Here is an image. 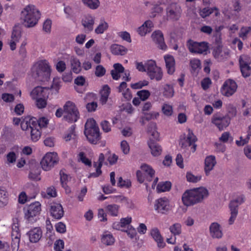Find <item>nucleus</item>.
<instances>
[{
    "label": "nucleus",
    "mask_w": 251,
    "mask_h": 251,
    "mask_svg": "<svg viewBox=\"0 0 251 251\" xmlns=\"http://www.w3.org/2000/svg\"><path fill=\"white\" fill-rule=\"evenodd\" d=\"M22 37V31L18 26H15L11 35V39L19 42Z\"/></svg>",
    "instance_id": "39"
},
{
    "label": "nucleus",
    "mask_w": 251,
    "mask_h": 251,
    "mask_svg": "<svg viewBox=\"0 0 251 251\" xmlns=\"http://www.w3.org/2000/svg\"><path fill=\"white\" fill-rule=\"evenodd\" d=\"M82 1L85 6L92 10L97 9L100 5L99 0H82Z\"/></svg>",
    "instance_id": "36"
},
{
    "label": "nucleus",
    "mask_w": 251,
    "mask_h": 251,
    "mask_svg": "<svg viewBox=\"0 0 251 251\" xmlns=\"http://www.w3.org/2000/svg\"><path fill=\"white\" fill-rule=\"evenodd\" d=\"M58 161V158L56 153L50 152L46 154L43 157L41 165L43 170L49 171L52 168Z\"/></svg>",
    "instance_id": "10"
},
{
    "label": "nucleus",
    "mask_w": 251,
    "mask_h": 251,
    "mask_svg": "<svg viewBox=\"0 0 251 251\" xmlns=\"http://www.w3.org/2000/svg\"><path fill=\"white\" fill-rule=\"evenodd\" d=\"M153 26V24L150 20L146 21L137 30L138 33L141 36H145L147 33H149L151 30V27Z\"/></svg>",
    "instance_id": "29"
},
{
    "label": "nucleus",
    "mask_w": 251,
    "mask_h": 251,
    "mask_svg": "<svg viewBox=\"0 0 251 251\" xmlns=\"http://www.w3.org/2000/svg\"><path fill=\"white\" fill-rule=\"evenodd\" d=\"M64 248V242L62 240H56L54 244V249L55 251H62Z\"/></svg>",
    "instance_id": "62"
},
{
    "label": "nucleus",
    "mask_w": 251,
    "mask_h": 251,
    "mask_svg": "<svg viewBox=\"0 0 251 251\" xmlns=\"http://www.w3.org/2000/svg\"><path fill=\"white\" fill-rule=\"evenodd\" d=\"M137 95L141 100H145L150 96V92L147 90H142L137 92Z\"/></svg>",
    "instance_id": "54"
},
{
    "label": "nucleus",
    "mask_w": 251,
    "mask_h": 251,
    "mask_svg": "<svg viewBox=\"0 0 251 251\" xmlns=\"http://www.w3.org/2000/svg\"><path fill=\"white\" fill-rule=\"evenodd\" d=\"M148 145L150 149L151 154L153 156H158L161 154L162 149L161 147L153 139H150L148 141Z\"/></svg>",
    "instance_id": "23"
},
{
    "label": "nucleus",
    "mask_w": 251,
    "mask_h": 251,
    "mask_svg": "<svg viewBox=\"0 0 251 251\" xmlns=\"http://www.w3.org/2000/svg\"><path fill=\"white\" fill-rule=\"evenodd\" d=\"M51 20H49V19L46 20L43 23V30L47 33H50L51 30Z\"/></svg>",
    "instance_id": "60"
},
{
    "label": "nucleus",
    "mask_w": 251,
    "mask_h": 251,
    "mask_svg": "<svg viewBox=\"0 0 251 251\" xmlns=\"http://www.w3.org/2000/svg\"><path fill=\"white\" fill-rule=\"evenodd\" d=\"M163 113L166 116H171L173 113L172 106L168 104L164 103L162 107Z\"/></svg>",
    "instance_id": "50"
},
{
    "label": "nucleus",
    "mask_w": 251,
    "mask_h": 251,
    "mask_svg": "<svg viewBox=\"0 0 251 251\" xmlns=\"http://www.w3.org/2000/svg\"><path fill=\"white\" fill-rule=\"evenodd\" d=\"M95 19V17L90 14H86L82 16L81 24L84 27L85 32L88 33L93 30Z\"/></svg>",
    "instance_id": "18"
},
{
    "label": "nucleus",
    "mask_w": 251,
    "mask_h": 251,
    "mask_svg": "<svg viewBox=\"0 0 251 251\" xmlns=\"http://www.w3.org/2000/svg\"><path fill=\"white\" fill-rule=\"evenodd\" d=\"M41 209L39 202L36 201L31 203L24 209L25 218L29 222H32L33 218L39 214Z\"/></svg>",
    "instance_id": "11"
},
{
    "label": "nucleus",
    "mask_w": 251,
    "mask_h": 251,
    "mask_svg": "<svg viewBox=\"0 0 251 251\" xmlns=\"http://www.w3.org/2000/svg\"><path fill=\"white\" fill-rule=\"evenodd\" d=\"M151 37L153 41L158 45V47L162 50H165L166 46L164 43L163 35L159 31H155L151 35Z\"/></svg>",
    "instance_id": "24"
},
{
    "label": "nucleus",
    "mask_w": 251,
    "mask_h": 251,
    "mask_svg": "<svg viewBox=\"0 0 251 251\" xmlns=\"http://www.w3.org/2000/svg\"><path fill=\"white\" fill-rule=\"evenodd\" d=\"M71 64L73 72L77 74L78 73V60L76 58L72 57L71 58Z\"/></svg>",
    "instance_id": "52"
},
{
    "label": "nucleus",
    "mask_w": 251,
    "mask_h": 251,
    "mask_svg": "<svg viewBox=\"0 0 251 251\" xmlns=\"http://www.w3.org/2000/svg\"><path fill=\"white\" fill-rule=\"evenodd\" d=\"M108 27V24L106 22L103 21H102L100 23V24L95 29V32L97 34H102L107 29Z\"/></svg>",
    "instance_id": "42"
},
{
    "label": "nucleus",
    "mask_w": 251,
    "mask_h": 251,
    "mask_svg": "<svg viewBox=\"0 0 251 251\" xmlns=\"http://www.w3.org/2000/svg\"><path fill=\"white\" fill-rule=\"evenodd\" d=\"M147 73L151 79L159 81L162 78L163 72L155 61L149 60L146 62Z\"/></svg>",
    "instance_id": "7"
},
{
    "label": "nucleus",
    "mask_w": 251,
    "mask_h": 251,
    "mask_svg": "<svg viewBox=\"0 0 251 251\" xmlns=\"http://www.w3.org/2000/svg\"><path fill=\"white\" fill-rule=\"evenodd\" d=\"M187 45L190 52L200 54H206L208 49L207 43L205 42L198 43L191 40L188 41Z\"/></svg>",
    "instance_id": "12"
},
{
    "label": "nucleus",
    "mask_w": 251,
    "mask_h": 251,
    "mask_svg": "<svg viewBox=\"0 0 251 251\" xmlns=\"http://www.w3.org/2000/svg\"><path fill=\"white\" fill-rule=\"evenodd\" d=\"M197 138L192 131L188 129L187 135L180 139L179 145L185 151H189L190 152H194L197 148V145L195 144Z\"/></svg>",
    "instance_id": "6"
},
{
    "label": "nucleus",
    "mask_w": 251,
    "mask_h": 251,
    "mask_svg": "<svg viewBox=\"0 0 251 251\" xmlns=\"http://www.w3.org/2000/svg\"><path fill=\"white\" fill-rule=\"evenodd\" d=\"M29 129L31 140L34 142L38 140L41 136V132L37 126L35 121L32 119L29 120Z\"/></svg>",
    "instance_id": "19"
},
{
    "label": "nucleus",
    "mask_w": 251,
    "mask_h": 251,
    "mask_svg": "<svg viewBox=\"0 0 251 251\" xmlns=\"http://www.w3.org/2000/svg\"><path fill=\"white\" fill-rule=\"evenodd\" d=\"M84 132L87 140L91 144H97L101 139L99 126L93 119H90L87 121Z\"/></svg>",
    "instance_id": "4"
},
{
    "label": "nucleus",
    "mask_w": 251,
    "mask_h": 251,
    "mask_svg": "<svg viewBox=\"0 0 251 251\" xmlns=\"http://www.w3.org/2000/svg\"><path fill=\"white\" fill-rule=\"evenodd\" d=\"M119 206L117 204H110L106 207L107 211L113 216H117L118 215Z\"/></svg>",
    "instance_id": "38"
},
{
    "label": "nucleus",
    "mask_w": 251,
    "mask_h": 251,
    "mask_svg": "<svg viewBox=\"0 0 251 251\" xmlns=\"http://www.w3.org/2000/svg\"><path fill=\"white\" fill-rule=\"evenodd\" d=\"M244 201L245 197L244 195L239 196L230 201L229 204L230 212V217L228 220V224L229 225H232L234 222L238 213V208Z\"/></svg>",
    "instance_id": "8"
},
{
    "label": "nucleus",
    "mask_w": 251,
    "mask_h": 251,
    "mask_svg": "<svg viewBox=\"0 0 251 251\" xmlns=\"http://www.w3.org/2000/svg\"><path fill=\"white\" fill-rule=\"evenodd\" d=\"M237 88L236 83L234 80L228 79L224 82L221 92L223 95L230 97L236 91Z\"/></svg>",
    "instance_id": "13"
},
{
    "label": "nucleus",
    "mask_w": 251,
    "mask_h": 251,
    "mask_svg": "<svg viewBox=\"0 0 251 251\" xmlns=\"http://www.w3.org/2000/svg\"><path fill=\"white\" fill-rule=\"evenodd\" d=\"M120 187L129 188L131 186V181L128 179L123 180L122 177H120L117 183Z\"/></svg>",
    "instance_id": "48"
},
{
    "label": "nucleus",
    "mask_w": 251,
    "mask_h": 251,
    "mask_svg": "<svg viewBox=\"0 0 251 251\" xmlns=\"http://www.w3.org/2000/svg\"><path fill=\"white\" fill-rule=\"evenodd\" d=\"M32 76L37 81L47 80L50 74V68L46 61H41L35 64L32 68Z\"/></svg>",
    "instance_id": "5"
},
{
    "label": "nucleus",
    "mask_w": 251,
    "mask_h": 251,
    "mask_svg": "<svg viewBox=\"0 0 251 251\" xmlns=\"http://www.w3.org/2000/svg\"><path fill=\"white\" fill-rule=\"evenodd\" d=\"M171 188V183L169 181L159 183L157 186L158 192H163L168 191Z\"/></svg>",
    "instance_id": "37"
},
{
    "label": "nucleus",
    "mask_w": 251,
    "mask_h": 251,
    "mask_svg": "<svg viewBox=\"0 0 251 251\" xmlns=\"http://www.w3.org/2000/svg\"><path fill=\"white\" fill-rule=\"evenodd\" d=\"M11 247L13 251H18L21 237V233L19 228V221L17 218L13 219L12 225Z\"/></svg>",
    "instance_id": "9"
},
{
    "label": "nucleus",
    "mask_w": 251,
    "mask_h": 251,
    "mask_svg": "<svg viewBox=\"0 0 251 251\" xmlns=\"http://www.w3.org/2000/svg\"><path fill=\"white\" fill-rule=\"evenodd\" d=\"M75 126H72L70 129L69 132L64 136V139L66 141H69L71 139H74L76 138V135L75 134Z\"/></svg>",
    "instance_id": "46"
},
{
    "label": "nucleus",
    "mask_w": 251,
    "mask_h": 251,
    "mask_svg": "<svg viewBox=\"0 0 251 251\" xmlns=\"http://www.w3.org/2000/svg\"><path fill=\"white\" fill-rule=\"evenodd\" d=\"M212 123L214 124L220 130H222L227 127L230 123L229 118L219 115H214L212 118Z\"/></svg>",
    "instance_id": "17"
},
{
    "label": "nucleus",
    "mask_w": 251,
    "mask_h": 251,
    "mask_svg": "<svg viewBox=\"0 0 251 251\" xmlns=\"http://www.w3.org/2000/svg\"><path fill=\"white\" fill-rule=\"evenodd\" d=\"M141 169L144 173V176H146L147 180L151 181L155 173V171L153 169L147 164H143L141 166Z\"/></svg>",
    "instance_id": "30"
},
{
    "label": "nucleus",
    "mask_w": 251,
    "mask_h": 251,
    "mask_svg": "<svg viewBox=\"0 0 251 251\" xmlns=\"http://www.w3.org/2000/svg\"><path fill=\"white\" fill-rule=\"evenodd\" d=\"M151 234L157 243L158 247L163 248L165 247V243L164 242L163 238L157 228L152 229L151 231Z\"/></svg>",
    "instance_id": "27"
},
{
    "label": "nucleus",
    "mask_w": 251,
    "mask_h": 251,
    "mask_svg": "<svg viewBox=\"0 0 251 251\" xmlns=\"http://www.w3.org/2000/svg\"><path fill=\"white\" fill-rule=\"evenodd\" d=\"M240 66H248L251 62V58L248 55L243 54L239 58Z\"/></svg>",
    "instance_id": "45"
},
{
    "label": "nucleus",
    "mask_w": 251,
    "mask_h": 251,
    "mask_svg": "<svg viewBox=\"0 0 251 251\" xmlns=\"http://www.w3.org/2000/svg\"><path fill=\"white\" fill-rule=\"evenodd\" d=\"M174 89L170 85L166 84L164 87L163 95L168 98H171L174 96Z\"/></svg>",
    "instance_id": "44"
},
{
    "label": "nucleus",
    "mask_w": 251,
    "mask_h": 251,
    "mask_svg": "<svg viewBox=\"0 0 251 251\" xmlns=\"http://www.w3.org/2000/svg\"><path fill=\"white\" fill-rule=\"evenodd\" d=\"M8 194L6 189L0 188V207H3L8 203Z\"/></svg>",
    "instance_id": "34"
},
{
    "label": "nucleus",
    "mask_w": 251,
    "mask_h": 251,
    "mask_svg": "<svg viewBox=\"0 0 251 251\" xmlns=\"http://www.w3.org/2000/svg\"><path fill=\"white\" fill-rule=\"evenodd\" d=\"M40 18V11L33 5L26 6L21 12L22 23L26 27L34 26Z\"/></svg>",
    "instance_id": "2"
},
{
    "label": "nucleus",
    "mask_w": 251,
    "mask_h": 251,
    "mask_svg": "<svg viewBox=\"0 0 251 251\" xmlns=\"http://www.w3.org/2000/svg\"><path fill=\"white\" fill-rule=\"evenodd\" d=\"M148 133L152 136L151 139L157 140L159 138V133L156 131V125L155 123L151 122L149 124L147 128Z\"/></svg>",
    "instance_id": "32"
},
{
    "label": "nucleus",
    "mask_w": 251,
    "mask_h": 251,
    "mask_svg": "<svg viewBox=\"0 0 251 251\" xmlns=\"http://www.w3.org/2000/svg\"><path fill=\"white\" fill-rule=\"evenodd\" d=\"M110 50L112 54L117 55H124L126 53L127 50L124 46L117 44L112 45L110 47Z\"/></svg>",
    "instance_id": "31"
},
{
    "label": "nucleus",
    "mask_w": 251,
    "mask_h": 251,
    "mask_svg": "<svg viewBox=\"0 0 251 251\" xmlns=\"http://www.w3.org/2000/svg\"><path fill=\"white\" fill-rule=\"evenodd\" d=\"M212 54L218 61H223L229 57L230 51L227 49H223L221 45H217L214 47Z\"/></svg>",
    "instance_id": "14"
},
{
    "label": "nucleus",
    "mask_w": 251,
    "mask_h": 251,
    "mask_svg": "<svg viewBox=\"0 0 251 251\" xmlns=\"http://www.w3.org/2000/svg\"><path fill=\"white\" fill-rule=\"evenodd\" d=\"M60 181L63 187L66 190V193H69L70 192V189L67 187V182L68 180V176L65 174H64L62 171L60 173Z\"/></svg>",
    "instance_id": "41"
},
{
    "label": "nucleus",
    "mask_w": 251,
    "mask_h": 251,
    "mask_svg": "<svg viewBox=\"0 0 251 251\" xmlns=\"http://www.w3.org/2000/svg\"><path fill=\"white\" fill-rule=\"evenodd\" d=\"M78 108L77 105L73 101L68 100L66 102L63 108H59L55 112V116L60 118L63 116V119L70 123L75 122L78 119Z\"/></svg>",
    "instance_id": "3"
},
{
    "label": "nucleus",
    "mask_w": 251,
    "mask_h": 251,
    "mask_svg": "<svg viewBox=\"0 0 251 251\" xmlns=\"http://www.w3.org/2000/svg\"><path fill=\"white\" fill-rule=\"evenodd\" d=\"M168 18L173 20H177L181 15L180 7L176 3L171 4L167 8Z\"/></svg>",
    "instance_id": "15"
},
{
    "label": "nucleus",
    "mask_w": 251,
    "mask_h": 251,
    "mask_svg": "<svg viewBox=\"0 0 251 251\" xmlns=\"http://www.w3.org/2000/svg\"><path fill=\"white\" fill-rule=\"evenodd\" d=\"M159 116V113L151 112V113H144V118L146 121H150L152 119H156Z\"/></svg>",
    "instance_id": "56"
},
{
    "label": "nucleus",
    "mask_w": 251,
    "mask_h": 251,
    "mask_svg": "<svg viewBox=\"0 0 251 251\" xmlns=\"http://www.w3.org/2000/svg\"><path fill=\"white\" fill-rule=\"evenodd\" d=\"M7 163H14L16 160V155L14 152L11 151L6 155Z\"/></svg>",
    "instance_id": "61"
},
{
    "label": "nucleus",
    "mask_w": 251,
    "mask_h": 251,
    "mask_svg": "<svg viewBox=\"0 0 251 251\" xmlns=\"http://www.w3.org/2000/svg\"><path fill=\"white\" fill-rule=\"evenodd\" d=\"M213 8H209L207 7L204 8L201 10L200 14L202 18L206 17L213 12Z\"/></svg>",
    "instance_id": "64"
},
{
    "label": "nucleus",
    "mask_w": 251,
    "mask_h": 251,
    "mask_svg": "<svg viewBox=\"0 0 251 251\" xmlns=\"http://www.w3.org/2000/svg\"><path fill=\"white\" fill-rule=\"evenodd\" d=\"M208 195V190L201 187L185 191L182 195L181 200L183 204L189 207L202 202Z\"/></svg>",
    "instance_id": "1"
},
{
    "label": "nucleus",
    "mask_w": 251,
    "mask_h": 251,
    "mask_svg": "<svg viewBox=\"0 0 251 251\" xmlns=\"http://www.w3.org/2000/svg\"><path fill=\"white\" fill-rule=\"evenodd\" d=\"M104 160V156L103 153H100L99 155V164L97 166V163H95L94 164V166L96 168V171L95 173H91L89 176V177H97L99 176H100L101 174V168L102 166V163Z\"/></svg>",
    "instance_id": "28"
},
{
    "label": "nucleus",
    "mask_w": 251,
    "mask_h": 251,
    "mask_svg": "<svg viewBox=\"0 0 251 251\" xmlns=\"http://www.w3.org/2000/svg\"><path fill=\"white\" fill-rule=\"evenodd\" d=\"M121 148L125 154H127L129 152V146L126 141H122L121 143Z\"/></svg>",
    "instance_id": "59"
},
{
    "label": "nucleus",
    "mask_w": 251,
    "mask_h": 251,
    "mask_svg": "<svg viewBox=\"0 0 251 251\" xmlns=\"http://www.w3.org/2000/svg\"><path fill=\"white\" fill-rule=\"evenodd\" d=\"M155 210L158 213H167L170 209L169 201L165 198H160L155 201L154 204Z\"/></svg>",
    "instance_id": "16"
},
{
    "label": "nucleus",
    "mask_w": 251,
    "mask_h": 251,
    "mask_svg": "<svg viewBox=\"0 0 251 251\" xmlns=\"http://www.w3.org/2000/svg\"><path fill=\"white\" fill-rule=\"evenodd\" d=\"M101 242L106 246H111L115 242V239L112 234L104 233L101 236Z\"/></svg>",
    "instance_id": "35"
},
{
    "label": "nucleus",
    "mask_w": 251,
    "mask_h": 251,
    "mask_svg": "<svg viewBox=\"0 0 251 251\" xmlns=\"http://www.w3.org/2000/svg\"><path fill=\"white\" fill-rule=\"evenodd\" d=\"M105 69L101 65H98L96 68L95 75L97 76L101 77L105 74Z\"/></svg>",
    "instance_id": "58"
},
{
    "label": "nucleus",
    "mask_w": 251,
    "mask_h": 251,
    "mask_svg": "<svg viewBox=\"0 0 251 251\" xmlns=\"http://www.w3.org/2000/svg\"><path fill=\"white\" fill-rule=\"evenodd\" d=\"M217 163L216 158L214 155H209L206 157L204 161V172L206 176H208L210 172L213 169Z\"/></svg>",
    "instance_id": "21"
},
{
    "label": "nucleus",
    "mask_w": 251,
    "mask_h": 251,
    "mask_svg": "<svg viewBox=\"0 0 251 251\" xmlns=\"http://www.w3.org/2000/svg\"><path fill=\"white\" fill-rule=\"evenodd\" d=\"M149 84V82L147 80L140 81L138 82L131 84V87L134 89H140L143 86H147Z\"/></svg>",
    "instance_id": "55"
},
{
    "label": "nucleus",
    "mask_w": 251,
    "mask_h": 251,
    "mask_svg": "<svg viewBox=\"0 0 251 251\" xmlns=\"http://www.w3.org/2000/svg\"><path fill=\"white\" fill-rule=\"evenodd\" d=\"M187 180L191 182L196 183L199 181L201 178V176H195L191 173H188L186 175Z\"/></svg>",
    "instance_id": "49"
},
{
    "label": "nucleus",
    "mask_w": 251,
    "mask_h": 251,
    "mask_svg": "<svg viewBox=\"0 0 251 251\" xmlns=\"http://www.w3.org/2000/svg\"><path fill=\"white\" fill-rule=\"evenodd\" d=\"M40 174V170L39 166L37 165H33L31 168L28 177L31 180H38L39 176Z\"/></svg>",
    "instance_id": "33"
},
{
    "label": "nucleus",
    "mask_w": 251,
    "mask_h": 251,
    "mask_svg": "<svg viewBox=\"0 0 251 251\" xmlns=\"http://www.w3.org/2000/svg\"><path fill=\"white\" fill-rule=\"evenodd\" d=\"M43 87L37 86L35 87L31 92V95L33 98H40V97H44L43 93H44Z\"/></svg>",
    "instance_id": "40"
},
{
    "label": "nucleus",
    "mask_w": 251,
    "mask_h": 251,
    "mask_svg": "<svg viewBox=\"0 0 251 251\" xmlns=\"http://www.w3.org/2000/svg\"><path fill=\"white\" fill-rule=\"evenodd\" d=\"M170 230L174 235H179L181 233V225L175 223L170 227Z\"/></svg>",
    "instance_id": "43"
},
{
    "label": "nucleus",
    "mask_w": 251,
    "mask_h": 251,
    "mask_svg": "<svg viewBox=\"0 0 251 251\" xmlns=\"http://www.w3.org/2000/svg\"><path fill=\"white\" fill-rule=\"evenodd\" d=\"M50 211L51 216L56 219H61L64 215L63 207L59 203L52 204L50 206Z\"/></svg>",
    "instance_id": "22"
},
{
    "label": "nucleus",
    "mask_w": 251,
    "mask_h": 251,
    "mask_svg": "<svg viewBox=\"0 0 251 251\" xmlns=\"http://www.w3.org/2000/svg\"><path fill=\"white\" fill-rule=\"evenodd\" d=\"M167 73L172 75L175 71V61L173 56L167 55L164 56Z\"/></svg>",
    "instance_id": "26"
},
{
    "label": "nucleus",
    "mask_w": 251,
    "mask_h": 251,
    "mask_svg": "<svg viewBox=\"0 0 251 251\" xmlns=\"http://www.w3.org/2000/svg\"><path fill=\"white\" fill-rule=\"evenodd\" d=\"M210 235L213 238L220 239L223 236L221 226L218 223H212L209 226Z\"/></svg>",
    "instance_id": "20"
},
{
    "label": "nucleus",
    "mask_w": 251,
    "mask_h": 251,
    "mask_svg": "<svg viewBox=\"0 0 251 251\" xmlns=\"http://www.w3.org/2000/svg\"><path fill=\"white\" fill-rule=\"evenodd\" d=\"M29 240L32 243L38 242L42 236V231L39 227H35L28 232Z\"/></svg>",
    "instance_id": "25"
},
{
    "label": "nucleus",
    "mask_w": 251,
    "mask_h": 251,
    "mask_svg": "<svg viewBox=\"0 0 251 251\" xmlns=\"http://www.w3.org/2000/svg\"><path fill=\"white\" fill-rule=\"evenodd\" d=\"M243 76L245 77H248L251 74V68L248 66H240Z\"/></svg>",
    "instance_id": "53"
},
{
    "label": "nucleus",
    "mask_w": 251,
    "mask_h": 251,
    "mask_svg": "<svg viewBox=\"0 0 251 251\" xmlns=\"http://www.w3.org/2000/svg\"><path fill=\"white\" fill-rule=\"evenodd\" d=\"M251 32V27H242L240 31L239 36L245 39L247 38V35Z\"/></svg>",
    "instance_id": "51"
},
{
    "label": "nucleus",
    "mask_w": 251,
    "mask_h": 251,
    "mask_svg": "<svg viewBox=\"0 0 251 251\" xmlns=\"http://www.w3.org/2000/svg\"><path fill=\"white\" fill-rule=\"evenodd\" d=\"M60 83L61 81L60 79L58 78H54L53 80L52 84L51 86V89L53 90H54L55 93H57L58 90L60 87Z\"/></svg>",
    "instance_id": "57"
},
{
    "label": "nucleus",
    "mask_w": 251,
    "mask_h": 251,
    "mask_svg": "<svg viewBox=\"0 0 251 251\" xmlns=\"http://www.w3.org/2000/svg\"><path fill=\"white\" fill-rule=\"evenodd\" d=\"M79 160L86 166L90 167L92 166L91 160L89 159L83 152H79Z\"/></svg>",
    "instance_id": "47"
},
{
    "label": "nucleus",
    "mask_w": 251,
    "mask_h": 251,
    "mask_svg": "<svg viewBox=\"0 0 251 251\" xmlns=\"http://www.w3.org/2000/svg\"><path fill=\"white\" fill-rule=\"evenodd\" d=\"M36 105L39 108H43L47 105V101L45 99L42 98H36Z\"/></svg>",
    "instance_id": "63"
}]
</instances>
